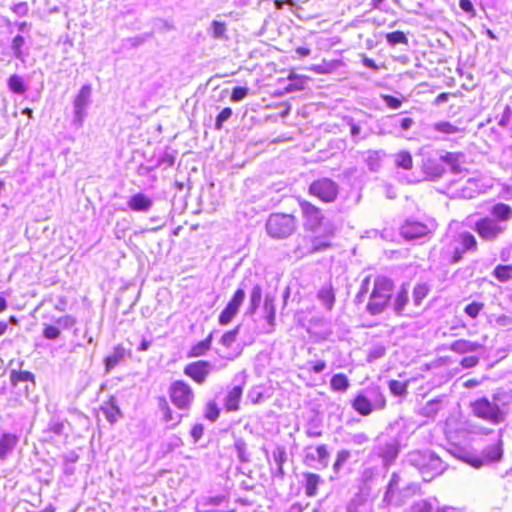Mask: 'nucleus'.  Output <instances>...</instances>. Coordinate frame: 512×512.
Segmentation results:
<instances>
[{"mask_svg": "<svg viewBox=\"0 0 512 512\" xmlns=\"http://www.w3.org/2000/svg\"><path fill=\"white\" fill-rule=\"evenodd\" d=\"M303 228L312 235V247L302 249L301 255L311 250H325L331 246V240L335 234V227L332 222L326 221L322 210L307 200H299Z\"/></svg>", "mask_w": 512, "mask_h": 512, "instance_id": "1", "label": "nucleus"}, {"mask_svg": "<svg viewBox=\"0 0 512 512\" xmlns=\"http://www.w3.org/2000/svg\"><path fill=\"white\" fill-rule=\"evenodd\" d=\"M471 411L474 416L492 425H499L507 417L506 405L500 403V399L496 395L492 399L482 397L475 400L471 403Z\"/></svg>", "mask_w": 512, "mask_h": 512, "instance_id": "2", "label": "nucleus"}, {"mask_svg": "<svg viewBox=\"0 0 512 512\" xmlns=\"http://www.w3.org/2000/svg\"><path fill=\"white\" fill-rule=\"evenodd\" d=\"M394 284L386 276L378 275L373 279V287L369 295L366 310L371 315H379L387 308L393 292Z\"/></svg>", "mask_w": 512, "mask_h": 512, "instance_id": "3", "label": "nucleus"}, {"mask_svg": "<svg viewBox=\"0 0 512 512\" xmlns=\"http://www.w3.org/2000/svg\"><path fill=\"white\" fill-rule=\"evenodd\" d=\"M407 461L419 470L425 481H430L445 470V465L440 457L429 450L411 451L407 455Z\"/></svg>", "mask_w": 512, "mask_h": 512, "instance_id": "4", "label": "nucleus"}, {"mask_svg": "<svg viewBox=\"0 0 512 512\" xmlns=\"http://www.w3.org/2000/svg\"><path fill=\"white\" fill-rule=\"evenodd\" d=\"M297 218L292 214L272 213L265 224L267 234L277 240L287 239L297 229Z\"/></svg>", "mask_w": 512, "mask_h": 512, "instance_id": "5", "label": "nucleus"}, {"mask_svg": "<svg viewBox=\"0 0 512 512\" xmlns=\"http://www.w3.org/2000/svg\"><path fill=\"white\" fill-rule=\"evenodd\" d=\"M169 395L171 402L180 410H189L195 397L192 387L182 380L170 385Z\"/></svg>", "mask_w": 512, "mask_h": 512, "instance_id": "6", "label": "nucleus"}, {"mask_svg": "<svg viewBox=\"0 0 512 512\" xmlns=\"http://www.w3.org/2000/svg\"><path fill=\"white\" fill-rule=\"evenodd\" d=\"M308 193L324 203H332L337 199L339 186L329 178H321L309 185Z\"/></svg>", "mask_w": 512, "mask_h": 512, "instance_id": "7", "label": "nucleus"}, {"mask_svg": "<svg viewBox=\"0 0 512 512\" xmlns=\"http://www.w3.org/2000/svg\"><path fill=\"white\" fill-rule=\"evenodd\" d=\"M91 97V87L90 85H84L80 89L78 95L76 96L73 106H74V118L73 124L75 126L82 127L84 120L87 116V107L90 103Z\"/></svg>", "mask_w": 512, "mask_h": 512, "instance_id": "8", "label": "nucleus"}, {"mask_svg": "<svg viewBox=\"0 0 512 512\" xmlns=\"http://www.w3.org/2000/svg\"><path fill=\"white\" fill-rule=\"evenodd\" d=\"M506 226L501 225L497 220L485 217L475 223V231L478 235L487 241L496 239L499 235L503 234Z\"/></svg>", "mask_w": 512, "mask_h": 512, "instance_id": "9", "label": "nucleus"}, {"mask_svg": "<svg viewBox=\"0 0 512 512\" xmlns=\"http://www.w3.org/2000/svg\"><path fill=\"white\" fill-rule=\"evenodd\" d=\"M213 368L212 363L199 360L187 364L184 368V374L193 379L197 384H203Z\"/></svg>", "mask_w": 512, "mask_h": 512, "instance_id": "10", "label": "nucleus"}, {"mask_svg": "<svg viewBox=\"0 0 512 512\" xmlns=\"http://www.w3.org/2000/svg\"><path fill=\"white\" fill-rule=\"evenodd\" d=\"M245 299V291L239 288L229 301L225 309L219 315V323L221 325L229 324L235 315L238 313L239 307L242 305Z\"/></svg>", "mask_w": 512, "mask_h": 512, "instance_id": "11", "label": "nucleus"}, {"mask_svg": "<svg viewBox=\"0 0 512 512\" xmlns=\"http://www.w3.org/2000/svg\"><path fill=\"white\" fill-rule=\"evenodd\" d=\"M400 234L407 240H416L428 236L430 230L423 223L406 221L400 228Z\"/></svg>", "mask_w": 512, "mask_h": 512, "instance_id": "12", "label": "nucleus"}, {"mask_svg": "<svg viewBox=\"0 0 512 512\" xmlns=\"http://www.w3.org/2000/svg\"><path fill=\"white\" fill-rule=\"evenodd\" d=\"M398 453L399 442L395 439L380 444L377 448V454L382 458L385 466H389L397 458Z\"/></svg>", "mask_w": 512, "mask_h": 512, "instance_id": "13", "label": "nucleus"}, {"mask_svg": "<svg viewBox=\"0 0 512 512\" xmlns=\"http://www.w3.org/2000/svg\"><path fill=\"white\" fill-rule=\"evenodd\" d=\"M310 447L305 449V457L304 461L307 464H311L312 462H318L322 467L328 466L329 452L327 450L326 445H319L316 447L315 451H310Z\"/></svg>", "mask_w": 512, "mask_h": 512, "instance_id": "14", "label": "nucleus"}, {"mask_svg": "<svg viewBox=\"0 0 512 512\" xmlns=\"http://www.w3.org/2000/svg\"><path fill=\"white\" fill-rule=\"evenodd\" d=\"M153 201L143 193H136L130 197L127 205L134 212H147L152 207Z\"/></svg>", "mask_w": 512, "mask_h": 512, "instance_id": "15", "label": "nucleus"}, {"mask_svg": "<svg viewBox=\"0 0 512 512\" xmlns=\"http://www.w3.org/2000/svg\"><path fill=\"white\" fill-rule=\"evenodd\" d=\"M302 476L306 496L315 497L318 493V486L324 482L323 479L320 475L312 472H304Z\"/></svg>", "mask_w": 512, "mask_h": 512, "instance_id": "16", "label": "nucleus"}, {"mask_svg": "<svg viewBox=\"0 0 512 512\" xmlns=\"http://www.w3.org/2000/svg\"><path fill=\"white\" fill-rule=\"evenodd\" d=\"M18 443V437L11 433H4L0 437V460L12 453Z\"/></svg>", "mask_w": 512, "mask_h": 512, "instance_id": "17", "label": "nucleus"}, {"mask_svg": "<svg viewBox=\"0 0 512 512\" xmlns=\"http://www.w3.org/2000/svg\"><path fill=\"white\" fill-rule=\"evenodd\" d=\"M482 347L478 342L469 341L466 339L455 340L449 346V349L458 354L471 353L479 350Z\"/></svg>", "mask_w": 512, "mask_h": 512, "instance_id": "18", "label": "nucleus"}, {"mask_svg": "<svg viewBox=\"0 0 512 512\" xmlns=\"http://www.w3.org/2000/svg\"><path fill=\"white\" fill-rule=\"evenodd\" d=\"M408 301V290L405 288V286H402L393 302L394 312L399 316H411V313L405 311Z\"/></svg>", "mask_w": 512, "mask_h": 512, "instance_id": "19", "label": "nucleus"}, {"mask_svg": "<svg viewBox=\"0 0 512 512\" xmlns=\"http://www.w3.org/2000/svg\"><path fill=\"white\" fill-rule=\"evenodd\" d=\"M399 481V476L397 474H392V477L389 481L386 493L384 495L383 501L387 505L401 506L403 504L402 500H398L395 498L396 487Z\"/></svg>", "mask_w": 512, "mask_h": 512, "instance_id": "20", "label": "nucleus"}, {"mask_svg": "<svg viewBox=\"0 0 512 512\" xmlns=\"http://www.w3.org/2000/svg\"><path fill=\"white\" fill-rule=\"evenodd\" d=\"M429 129L442 135H453L464 131L462 128L444 120L432 123Z\"/></svg>", "mask_w": 512, "mask_h": 512, "instance_id": "21", "label": "nucleus"}, {"mask_svg": "<svg viewBox=\"0 0 512 512\" xmlns=\"http://www.w3.org/2000/svg\"><path fill=\"white\" fill-rule=\"evenodd\" d=\"M263 309H264V313H265V319L270 326V329L267 330V332L271 333L274 331L275 317H276V308L274 305V297L273 296H271L269 294H267L265 296Z\"/></svg>", "mask_w": 512, "mask_h": 512, "instance_id": "22", "label": "nucleus"}, {"mask_svg": "<svg viewBox=\"0 0 512 512\" xmlns=\"http://www.w3.org/2000/svg\"><path fill=\"white\" fill-rule=\"evenodd\" d=\"M272 457L277 466V469H276V472L274 475L280 479H283L285 476L283 465L287 460V454H286L285 448L283 446H277L272 452Z\"/></svg>", "mask_w": 512, "mask_h": 512, "instance_id": "23", "label": "nucleus"}, {"mask_svg": "<svg viewBox=\"0 0 512 512\" xmlns=\"http://www.w3.org/2000/svg\"><path fill=\"white\" fill-rule=\"evenodd\" d=\"M242 396V387H233L225 397V407L228 411H237Z\"/></svg>", "mask_w": 512, "mask_h": 512, "instance_id": "24", "label": "nucleus"}, {"mask_svg": "<svg viewBox=\"0 0 512 512\" xmlns=\"http://www.w3.org/2000/svg\"><path fill=\"white\" fill-rule=\"evenodd\" d=\"M125 353L126 351L123 346H116L112 354L109 355L105 360L106 372H110L113 368H115L124 359Z\"/></svg>", "mask_w": 512, "mask_h": 512, "instance_id": "25", "label": "nucleus"}, {"mask_svg": "<svg viewBox=\"0 0 512 512\" xmlns=\"http://www.w3.org/2000/svg\"><path fill=\"white\" fill-rule=\"evenodd\" d=\"M352 407L360 414V415H363V416H367L369 414L372 413L373 411V406H372V402L370 399H368L366 396L364 395H358L353 403H352Z\"/></svg>", "mask_w": 512, "mask_h": 512, "instance_id": "26", "label": "nucleus"}, {"mask_svg": "<svg viewBox=\"0 0 512 512\" xmlns=\"http://www.w3.org/2000/svg\"><path fill=\"white\" fill-rule=\"evenodd\" d=\"M503 454L502 440L498 439L494 444L483 450V456L490 462L499 461Z\"/></svg>", "mask_w": 512, "mask_h": 512, "instance_id": "27", "label": "nucleus"}, {"mask_svg": "<svg viewBox=\"0 0 512 512\" xmlns=\"http://www.w3.org/2000/svg\"><path fill=\"white\" fill-rule=\"evenodd\" d=\"M491 214L498 221H509L512 219V208L504 203H497L491 209Z\"/></svg>", "mask_w": 512, "mask_h": 512, "instance_id": "28", "label": "nucleus"}, {"mask_svg": "<svg viewBox=\"0 0 512 512\" xmlns=\"http://www.w3.org/2000/svg\"><path fill=\"white\" fill-rule=\"evenodd\" d=\"M317 297L327 310H331L333 308L335 303V294L331 285L323 286L318 291Z\"/></svg>", "mask_w": 512, "mask_h": 512, "instance_id": "29", "label": "nucleus"}, {"mask_svg": "<svg viewBox=\"0 0 512 512\" xmlns=\"http://www.w3.org/2000/svg\"><path fill=\"white\" fill-rule=\"evenodd\" d=\"M461 431L466 434H473V435H488L492 432L491 429H488L484 426H482L479 423L467 420L462 423L461 425Z\"/></svg>", "mask_w": 512, "mask_h": 512, "instance_id": "30", "label": "nucleus"}, {"mask_svg": "<svg viewBox=\"0 0 512 512\" xmlns=\"http://www.w3.org/2000/svg\"><path fill=\"white\" fill-rule=\"evenodd\" d=\"M461 157L462 154L460 153L446 152L440 157V159L450 166V169L454 174H458L462 172V167L460 165Z\"/></svg>", "mask_w": 512, "mask_h": 512, "instance_id": "31", "label": "nucleus"}, {"mask_svg": "<svg viewBox=\"0 0 512 512\" xmlns=\"http://www.w3.org/2000/svg\"><path fill=\"white\" fill-rule=\"evenodd\" d=\"M297 240H298V244L296 245V247L293 251L296 259H301L309 254L320 251V250H311V251H307L301 255L302 252H301V250H298L299 248H302V249L308 248L309 249L312 247V235L302 236V237H299Z\"/></svg>", "mask_w": 512, "mask_h": 512, "instance_id": "32", "label": "nucleus"}, {"mask_svg": "<svg viewBox=\"0 0 512 512\" xmlns=\"http://www.w3.org/2000/svg\"><path fill=\"white\" fill-rule=\"evenodd\" d=\"M458 241L460 243V249L462 252L475 250L477 246V241L474 235L469 232H462L458 236Z\"/></svg>", "mask_w": 512, "mask_h": 512, "instance_id": "33", "label": "nucleus"}, {"mask_svg": "<svg viewBox=\"0 0 512 512\" xmlns=\"http://www.w3.org/2000/svg\"><path fill=\"white\" fill-rule=\"evenodd\" d=\"M330 386L334 391L345 392L349 387V380L343 373H337L332 376Z\"/></svg>", "mask_w": 512, "mask_h": 512, "instance_id": "34", "label": "nucleus"}, {"mask_svg": "<svg viewBox=\"0 0 512 512\" xmlns=\"http://www.w3.org/2000/svg\"><path fill=\"white\" fill-rule=\"evenodd\" d=\"M211 341L212 334H210L206 339L194 345L189 352V357H199L204 355L210 349Z\"/></svg>", "mask_w": 512, "mask_h": 512, "instance_id": "35", "label": "nucleus"}, {"mask_svg": "<svg viewBox=\"0 0 512 512\" xmlns=\"http://www.w3.org/2000/svg\"><path fill=\"white\" fill-rule=\"evenodd\" d=\"M395 165L405 170L412 169L413 160L411 154L408 151H400L395 154Z\"/></svg>", "mask_w": 512, "mask_h": 512, "instance_id": "36", "label": "nucleus"}, {"mask_svg": "<svg viewBox=\"0 0 512 512\" xmlns=\"http://www.w3.org/2000/svg\"><path fill=\"white\" fill-rule=\"evenodd\" d=\"M262 299V288L260 285H255L250 293V304H249V312L251 314L255 313L259 308Z\"/></svg>", "mask_w": 512, "mask_h": 512, "instance_id": "37", "label": "nucleus"}, {"mask_svg": "<svg viewBox=\"0 0 512 512\" xmlns=\"http://www.w3.org/2000/svg\"><path fill=\"white\" fill-rule=\"evenodd\" d=\"M210 30H211V35L214 39H216V40L227 39V35H226L227 27L224 22H220V21H216V20L212 21Z\"/></svg>", "mask_w": 512, "mask_h": 512, "instance_id": "38", "label": "nucleus"}, {"mask_svg": "<svg viewBox=\"0 0 512 512\" xmlns=\"http://www.w3.org/2000/svg\"><path fill=\"white\" fill-rule=\"evenodd\" d=\"M512 265H498L493 271V275L500 282H507L512 278Z\"/></svg>", "mask_w": 512, "mask_h": 512, "instance_id": "39", "label": "nucleus"}, {"mask_svg": "<svg viewBox=\"0 0 512 512\" xmlns=\"http://www.w3.org/2000/svg\"><path fill=\"white\" fill-rule=\"evenodd\" d=\"M103 412L110 423H115L122 416L119 407L114 403L113 400H111L110 403L105 408H103Z\"/></svg>", "mask_w": 512, "mask_h": 512, "instance_id": "40", "label": "nucleus"}, {"mask_svg": "<svg viewBox=\"0 0 512 512\" xmlns=\"http://www.w3.org/2000/svg\"><path fill=\"white\" fill-rule=\"evenodd\" d=\"M351 458V452L346 450V449H342L340 451L337 452L336 454V459H335V462L333 464V471L334 473L338 474L340 472V470L342 469V467L345 465V463Z\"/></svg>", "mask_w": 512, "mask_h": 512, "instance_id": "41", "label": "nucleus"}, {"mask_svg": "<svg viewBox=\"0 0 512 512\" xmlns=\"http://www.w3.org/2000/svg\"><path fill=\"white\" fill-rule=\"evenodd\" d=\"M429 287L426 284H418L413 289V303L416 307L420 306L422 300L428 295Z\"/></svg>", "mask_w": 512, "mask_h": 512, "instance_id": "42", "label": "nucleus"}, {"mask_svg": "<svg viewBox=\"0 0 512 512\" xmlns=\"http://www.w3.org/2000/svg\"><path fill=\"white\" fill-rule=\"evenodd\" d=\"M12 385H17L18 382H34V375L29 371H15L13 370L10 375Z\"/></svg>", "mask_w": 512, "mask_h": 512, "instance_id": "43", "label": "nucleus"}, {"mask_svg": "<svg viewBox=\"0 0 512 512\" xmlns=\"http://www.w3.org/2000/svg\"><path fill=\"white\" fill-rule=\"evenodd\" d=\"M8 87L11 91L17 94H23L26 91V86L22 78L18 75L10 76L8 80Z\"/></svg>", "mask_w": 512, "mask_h": 512, "instance_id": "44", "label": "nucleus"}, {"mask_svg": "<svg viewBox=\"0 0 512 512\" xmlns=\"http://www.w3.org/2000/svg\"><path fill=\"white\" fill-rule=\"evenodd\" d=\"M386 41L389 45L408 44V38L402 31H394L386 35Z\"/></svg>", "mask_w": 512, "mask_h": 512, "instance_id": "45", "label": "nucleus"}, {"mask_svg": "<svg viewBox=\"0 0 512 512\" xmlns=\"http://www.w3.org/2000/svg\"><path fill=\"white\" fill-rule=\"evenodd\" d=\"M24 44H25V40H24L23 36H21V35H16L13 38L12 44H11V49L13 51V55L15 56L16 59L21 60V61H24L23 51H22V47Z\"/></svg>", "mask_w": 512, "mask_h": 512, "instance_id": "46", "label": "nucleus"}, {"mask_svg": "<svg viewBox=\"0 0 512 512\" xmlns=\"http://www.w3.org/2000/svg\"><path fill=\"white\" fill-rule=\"evenodd\" d=\"M408 512H433V505L428 500H419L414 502Z\"/></svg>", "mask_w": 512, "mask_h": 512, "instance_id": "47", "label": "nucleus"}, {"mask_svg": "<svg viewBox=\"0 0 512 512\" xmlns=\"http://www.w3.org/2000/svg\"><path fill=\"white\" fill-rule=\"evenodd\" d=\"M389 389L395 396H403L407 393V384L398 380L389 381Z\"/></svg>", "mask_w": 512, "mask_h": 512, "instance_id": "48", "label": "nucleus"}, {"mask_svg": "<svg viewBox=\"0 0 512 512\" xmlns=\"http://www.w3.org/2000/svg\"><path fill=\"white\" fill-rule=\"evenodd\" d=\"M240 326H236L233 330L228 331L223 334L221 337L220 343L223 346L231 347L232 344L236 341L237 336L239 334Z\"/></svg>", "mask_w": 512, "mask_h": 512, "instance_id": "49", "label": "nucleus"}, {"mask_svg": "<svg viewBox=\"0 0 512 512\" xmlns=\"http://www.w3.org/2000/svg\"><path fill=\"white\" fill-rule=\"evenodd\" d=\"M439 410V402L436 400L428 401L421 409V414L425 417H435Z\"/></svg>", "mask_w": 512, "mask_h": 512, "instance_id": "50", "label": "nucleus"}, {"mask_svg": "<svg viewBox=\"0 0 512 512\" xmlns=\"http://www.w3.org/2000/svg\"><path fill=\"white\" fill-rule=\"evenodd\" d=\"M247 398L253 403V404H259L263 402L264 400V394L261 389V387L255 386L252 387L247 394Z\"/></svg>", "mask_w": 512, "mask_h": 512, "instance_id": "51", "label": "nucleus"}, {"mask_svg": "<svg viewBox=\"0 0 512 512\" xmlns=\"http://www.w3.org/2000/svg\"><path fill=\"white\" fill-rule=\"evenodd\" d=\"M484 308V304L483 303H480V302H472L470 304H468L465 309H464V312L471 318L475 319L479 313L483 310Z\"/></svg>", "mask_w": 512, "mask_h": 512, "instance_id": "52", "label": "nucleus"}, {"mask_svg": "<svg viewBox=\"0 0 512 512\" xmlns=\"http://www.w3.org/2000/svg\"><path fill=\"white\" fill-rule=\"evenodd\" d=\"M370 281H371V276H367L362 280L361 285H360V290H359L358 294L356 295V301L358 303H362L364 301V297L369 291Z\"/></svg>", "mask_w": 512, "mask_h": 512, "instance_id": "53", "label": "nucleus"}, {"mask_svg": "<svg viewBox=\"0 0 512 512\" xmlns=\"http://www.w3.org/2000/svg\"><path fill=\"white\" fill-rule=\"evenodd\" d=\"M76 322V318L71 315H64L56 320V324L63 329L71 328L76 324Z\"/></svg>", "mask_w": 512, "mask_h": 512, "instance_id": "54", "label": "nucleus"}, {"mask_svg": "<svg viewBox=\"0 0 512 512\" xmlns=\"http://www.w3.org/2000/svg\"><path fill=\"white\" fill-rule=\"evenodd\" d=\"M232 115V110L229 107L224 108L217 116L216 122H215V128L221 129L223 126V123L227 121Z\"/></svg>", "mask_w": 512, "mask_h": 512, "instance_id": "55", "label": "nucleus"}, {"mask_svg": "<svg viewBox=\"0 0 512 512\" xmlns=\"http://www.w3.org/2000/svg\"><path fill=\"white\" fill-rule=\"evenodd\" d=\"M43 336L48 340H56L60 336V329L52 325H45Z\"/></svg>", "mask_w": 512, "mask_h": 512, "instance_id": "56", "label": "nucleus"}, {"mask_svg": "<svg viewBox=\"0 0 512 512\" xmlns=\"http://www.w3.org/2000/svg\"><path fill=\"white\" fill-rule=\"evenodd\" d=\"M372 393L374 394V398L371 400L373 408L383 409L386 405V399L384 395L379 392V390H374Z\"/></svg>", "mask_w": 512, "mask_h": 512, "instance_id": "57", "label": "nucleus"}, {"mask_svg": "<svg viewBox=\"0 0 512 512\" xmlns=\"http://www.w3.org/2000/svg\"><path fill=\"white\" fill-rule=\"evenodd\" d=\"M219 416V409L214 402H209L206 406L205 417L214 422Z\"/></svg>", "mask_w": 512, "mask_h": 512, "instance_id": "58", "label": "nucleus"}, {"mask_svg": "<svg viewBox=\"0 0 512 512\" xmlns=\"http://www.w3.org/2000/svg\"><path fill=\"white\" fill-rule=\"evenodd\" d=\"M248 95V88L246 87H235L232 91L231 100L239 102Z\"/></svg>", "mask_w": 512, "mask_h": 512, "instance_id": "59", "label": "nucleus"}, {"mask_svg": "<svg viewBox=\"0 0 512 512\" xmlns=\"http://www.w3.org/2000/svg\"><path fill=\"white\" fill-rule=\"evenodd\" d=\"M368 441H369V437L364 432L353 434L349 439V443L357 445V446L364 445Z\"/></svg>", "mask_w": 512, "mask_h": 512, "instance_id": "60", "label": "nucleus"}, {"mask_svg": "<svg viewBox=\"0 0 512 512\" xmlns=\"http://www.w3.org/2000/svg\"><path fill=\"white\" fill-rule=\"evenodd\" d=\"M382 99L386 103V105L391 109H398L401 107L402 101L391 95H382Z\"/></svg>", "mask_w": 512, "mask_h": 512, "instance_id": "61", "label": "nucleus"}, {"mask_svg": "<svg viewBox=\"0 0 512 512\" xmlns=\"http://www.w3.org/2000/svg\"><path fill=\"white\" fill-rule=\"evenodd\" d=\"M511 114H512V110H511L510 106L506 105L504 107L503 114L498 121V125L501 127H507L510 122Z\"/></svg>", "mask_w": 512, "mask_h": 512, "instance_id": "62", "label": "nucleus"}, {"mask_svg": "<svg viewBox=\"0 0 512 512\" xmlns=\"http://www.w3.org/2000/svg\"><path fill=\"white\" fill-rule=\"evenodd\" d=\"M175 157L172 154L165 153L158 160V166H163L164 168H168L174 165Z\"/></svg>", "mask_w": 512, "mask_h": 512, "instance_id": "63", "label": "nucleus"}, {"mask_svg": "<svg viewBox=\"0 0 512 512\" xmlns=\"http://www.w3.org/2000/svg\"><path fill=\"white\" fill-rule=\"evenodd\" d=\"M49 430L57 435H62L64 432V423L59 420H52L49 423Z\"/></svg>", "mask_w": 512, "mask_h": 512, "instance_id": "64", "label": "nucleus"}]
</instances>
